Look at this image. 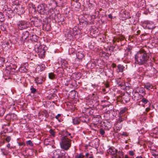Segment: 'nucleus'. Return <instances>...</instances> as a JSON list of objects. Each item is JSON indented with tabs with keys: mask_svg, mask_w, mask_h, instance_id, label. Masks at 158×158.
<instances>
[{
	"mask_svg": "<svg viewBox=\"0 0 158 158\" xmlns=\"http://www.w3.org/2000/svg\"><path fill=\"white\" fill-rule=\"evenodd\" d=\"M149 59V56L144 50H140L135 55V62L139 65L146 63Z\"/></svg>",
	"mask_w": 158,
	"mask_h": 158,
	"instance_id": "obj_1",
	"label": "nucleus"
},
{
	"mask_svg": "<svg viewBox=\"0 0 158 158\" xmlns=\"http://www.w3.org/2000/svg\"><path fill=\"white\" fill-rule=\"evenodd\" d=\"M71 140L69 139L61 138L60 147L65 150H68L71 146Z\"/></svg>",
	"mask_w": 158,
	"mask_h": 158,
	"instance_id": "obj_2",
	"label": "nucleus"
},
{
	"mask_svg": "<svg viewBox=\"0 0 158 158\" xmlns=\"http://www.w3.org/2000/svg\"><path fill=\"white\" fill-rule=\"evenodd\" d=\"M37 10L41 14L47 15L48 14L47 5L44 3L39 5L37 7Z\"/></svg>",
	"mask_w": 158,
	"mask_h": 158,
	"instance_id": "obj_3",
	"label": "nucleus"
},
{
	"mask_svg": "<svg viewBox=\"0 0 158 158\" xmlns=\"http://www.w3.org/2000/svg\"><path fill=\"white\" fill-rule=\"evenodd\" d=\"M36 51L37 52L38 55L41 58H43L45 55V51L44 49V46L40 45L38 46L37 44L35 46Z\"/></svg>",
	"mask_w": 158,
	"mask_h": 158,
	"instance_id": "obj_4",
	"label": "nucleus"
},
{
	"mask_svg": "<svg viewBox=\"0 0 158 158\" xmlns=\"http://www.w3.org/2000/svg\"><path fill=\"white\" fill-rule=\"evenodd\" d=\"M17 25L18 28L21 30L25 29L29 27V23L24 21H20L18 22Z\"/></svg>",
	"mask_w": 158,
	"mask_h": 158,
	"instance_id": "obj_5",
	"label": "nucleus"
},
{
	"mask_svg": "<svg viewBox=\"0 0 158 158\" xmlns=\"http://www.w3.org/2000/svg\"><path fill=\"white\" fill-rule=\"evenodd\" d=\"M143 27L146 29H152L155 28L153 23L149 21H144L143 23Z\"/></svg>",
	"mask_w": 158,
	"mask_h": 158,
	"instance_id": "obj_6",
	"label": "nucleus"
},
{
	"mask_svg": "<svg viewBox=\"0 0 158 158\" xmlns=\"http://www.w3.org/2000/svg\"><path fill=\"white\" fill-rule=\"evenodd\" d=\"M117 150L114 147H110L107 150V152L109 154L113 155L115 156L117 153Z\"/></svg>",
	"mask_w": 158,
	"mask_h": 158,
	"instance_id": "obj_7",
	"label": "nucleus"
},
{
	"mask_svg": "<svg viewBox=\"0 0 158 158\" xmlns=\"http://www.w3.org/2000/svg\"><path fill=\"white\" fill-rule=\"evenodd\" d=\"M14 11L18 15L22 14L24 12V8L22 7H15V9H14Z\"/></svg>",
	"mask_w": 158,
	"mask_h": 158,
	"instance_id": "obj_8",
	"label": "nucleus"
},
{
	"mask_svg": "<svg viewBox=\"0 0 158 158\" xmlns=\"http://www.w3.org/2000/svg\"><path fill=\"white\" fill-rule=\"evenodd\" d=\"M71 135V134L69 133L67 130H64L61 132V138L69 139L68 137V136Z\"/></svg>",
	"mask_w": 158,
	"mask_h": 158,
	"instance_id": "obj_9",
	"label": "nucleus"
},
{
	"mask_svg": "<svg viewBox=\"0 0 158 158\" xmlns=\"http://www.w3.org/2000/svg\"><path fill=\"white\" fill-rule=\"evenodd\" d=\"M35 81L37 84H42L43 82V77L41 76L35 78Z\"/></svg>",
	"mask_w": 158,
	"mask_h": 158,
	"instance_id": "obj_10",
	"label": "nucleus"
},
{
	"mask_svg": "<svg viewBox=\"0 0 158 158\" xmlns=\"http://www.w3.org/2000/svg\"><path fill=\"white\" fill-rule=\"evenodd\" d=\"M122 115H118V118L116 119L115 124L117 125L118 123H120L123 121L126 120V118H123Z\"/></svg>",
	"mask_w": 158,
	"mask_h": 158,
	"instance_id": "obj_11",
	"label": "nucleus"
},
{
	"mask_svg": "<svg viewBox=\"0 0 158 158\" xmlns=\"http://www.w3.org/2000/svg\"><path fill=\"white\" fill-rule=\"evenodd\" d=\"M93 147L95 148H97L99 146V140L98 139H96L93 140L92 142Z\"/></svg>",
	"mask_w": 158,
	"mask_h": 158,
	"instance_id": "obj_12",
	"label": "nucleus"
},
{
	"mask_svg": "<svg viewBox=\"0 0 158 158\" xmlns=\"http://www.w3.org/2000/svg\"><path fill=\"white\" fill-rule=\"evenodd\" d=\"M117 67V68L116 70V71L118 73L119 72H123L125 68V67L121 64L118 65Z\"/></svg>",
	"mask_w": 158,
	"mask_h": 158,
	"instance_id": "obj_13",
	"label": "nucleus"
},
{
	"mask_svg": "<svg viewBox=\"0 0 158 158\" xmlns=\"http://www.w3.org/2000/svg\"><path fill=\"white\" fill-rule=\"evenodd\" d=\"M116 158H123V153L122 151H117V153L115 156Z\"/></svg>",
	"mask_w": 158,
	"mask_h": 158,
	"instance_id": "obj_14",
	"label": "nucleus"
},
{
	"mask_svg": "<svg viewBox=\"0 0 158 158\" xmlns=\"http://www.w3.org/2000/svg\"><path fill=\"white\" fill-rule=\"evenodd\" d=\"M153 87V86L152 84L148 82L145 83L144 85V88L148 90H150L151 89H152Z\"/></svg>",
	"mask_w": 158,
	"mask_h": 158,
	"instance_id": "obj_15",
	"label": "nucleus"
},
{
	"mask_svg": "<svg viewBox=\"0 0 158 158\" xmlns=\"http://www.w3.org/2000/svg\"><path fill=\"white\" fill-rule=\"evenodd\" d=\"M75 158H85L84 154L83 153H77L75 156Z\"/></svg>",
	"mask_w": 158,
	"mask_h": 158,
	"instance_id": "obj_16",
	"label": "nucleus"
},
{
	"mask_svg": "<svg viewBox=\"0 0 158 158\" xmlns=\"http://www.w3.org/2000/svg\"><path fill=\"white\" fill-rule=\"evenodd\" d=\"M77 93L75 90L72 91L70 93V95L72 98H75L76 95L77 96Z\"/></svg>",
	"mask_w": 158,
	"mask_h": 158,
	"instance_id": "obj_17",
	"label": "nucleus"
},
{
	"mask_svg": "<svg viewBox=\"0 0 158 158\" xmlns=\"http://www.w3.org/2000/svg\"><path fill=\"white\" fill-rule=\"evenodd\" d=\"M61 65L62 68H67L68 67V64L67 61L65 60L61 61Z\"/></svg>",
	"mask_w": 158,
	"mask_h": 158,
	"instance_id": "obj_18",
	"label": "nucleus"
},
{
	"mask_svg": "<svg viewBox=\"0 0 158 158\" xmlns=\"http://www.w3.org/2000/svg\"><path fill=\"white\" fill-rule=\"evenodd\" d=\"M29 35V32L26 31L24 32L23 33L22 37L23 39H27Z\"/></svg>",
	"mask_w": 158,
	"mask_h": 158,
	"instance_id": "obj_19",
	"label": "nucleus"
},
{
	"mask_svg": "<svg viewBox=\"0 0 158 158\" xmlns=\"http://www.w3.org/2000/svg\"><path fill=\"white\" fill-rule=\"evenodd\" d=\"M77 56L78 59L79 60L81 59H82L84 57V54H83L81 52H78L77 53Z\"/></svg>",
	"mask_w": 158,
	"mask_h": 158,
	"instance_id": "obj_20",
	"label": "nucleus"
},
{
	"mask_svg": "<svg viewBox=\"0 0 158 158\" xmlns=\"http://www.w3.org/2000/svg\"><path fill=\"white\" fill-rule=\"evenodd\" d=\"M139 91L140 93L143 94L142 97H143L145 95V90L144 88L143 87L140 88L139 89Z\"/></svg>",
	"mask_w": 158,
	"mask_h": 158,
	"instance_id": "obj_21",
	"label": "nucleus"
},
{
	"mask_svg": "<svg viewBox=\"0 0 158 158\" xmlns=\"http://www.w3.org/2000/svg\"><path fill=\"white\" fill-rule=\"evenodd\" d=\"M80 119L77 118H74L73 120V124L75 125H77L80 123Z\"/></svg>",
	"mask_w": 158,
	"mask_h": 158,
	"instance_id": "obj_22",
	"label": "nucleus"
},
{
	"mask_svg": "<svg viewBox=\"0 0 158 158\" xmlns=\"http://www.w3.org/2000/svg\"><path fill=\"white\" fill-rule=\"evenodd\" d=\"M27 69L24 66H22L19 69V71L21 72L25 73L26 72Z\"/></svg>",
	"mask_w": 158,
	"mask_h": 158,
	"instance_id": "obj_23",
	"label": "nucleus"
},
{
	"mask_svg": "<svg viewBox=\"0 0 158 158\" xmlns=\"http://www.w3.org/2000/svg\"><path fill=\"white\" fill-rule=\"evenodd\" d=\"M5 111V109L4 107L0 108V117L3 116Z\"/></svg>",
	"mask_w": 158,
	"mask_h": 158,
	"instance_id": "obj_24",
	"label": "nucleus"
},
{
	"mask_svg": "<svg viewBox=\"0 0 158 158\" xmlns=\"http://www.w3.org/2000/svg\"><path fill=\"white\" fill-rule=\"evenodd\" d=\"M5 61V58L0 57V67L3 66Z\"/></svg>",
	"mask_w": 158,
	"mask_h": 158,
	"instance_id": "obj_25",
	"label": "nucleus"
},
{
	"mask_svg": "<svg viewBox=\"0 0 158 158\" xmlns=\"http://www.w3.org/2000/svg\"><path fill=\"white\" fill-rule=\"evenodd\" d=\"M123 99L126 102H127L130 100V97L128 95H125L123 96Z\"/></svg>",
	"mask_w": 158,
	"mask_h": 158,
	"instance_id": "obj_26",
	"label": "nucleus"
},
{
	"mask_svg": "<svg viewBox=\"0 0 158 158\" xmlns=\"http://www.w3.org/2000/svg\"><path fill=\"white\" fill-rule=\"evenodd\" d=\"M30 90L31 93L34 94L36 92L37 90L33 86H31L30 88Z\"/></svg>",
	"mask_w": 158,
	"mask_h": 158,
	"instance_id": "obj_27",
	"label": "nucleus"
},
{
	"mask_svg": "<svg viewBox=\"0 0 158 158\" xmlns=\"http://www.w3.org/2000/svg\"><path fill=\"white\" fill-rule=\"evenodd\" d=\"M11 119L12 120L16 119L17 118V115L14 113H11Z\"/></svg>",
	"mask_w": 158,
	"mask_h": 158,
	"instance_id": "obj_28",
	"label": "nucleus"
},
{
	"mask_svg": "<svg viewBox=\"0 0 158 158\" xmlns=\"http://www.w3.org/2000/svg\"><path fill=\"white\" fill-rule=\"evenodd\" d=\"M127 110V109L126 108H124L122 109L121 110L120 112L118 114L119 115H122L123 114H124V113L126 112Z\"/></svg>",
	"mask_w": 158,
	"mask_h": 158,
	"instance_id": "obj_29",
	"label": "nucleus"
},
{
	"mask_svg": "<svg viewBox=\"0 0 158 158\" xmlns=\"http://www.w3.org/2000/svg\"><path fill=\"white\" fill-rule=\"evenodd\" d=\"M48 77L49 79L52 80L55 78V75L52 73H50L48 74Z\"/></svg>",
	"mask_w": 158,
	"mask_h": 158,
	"instance_id": "obj_30",
	"label": "nucleus"
},
{
	"mask_svg": "<svg viewBox=\"0 0 158 158\" xmlns=\"http://www.w3.org/2000/svg\"><path fill=\"white\" fill-rule=\"evenodd\" d=\"M5 119L8 121L11 120L10 114H9L6 115L5 117Z\"/></svg>",
	"mask_w": 158,
	"mask_h": 158,
	"instance_id": "obj_31",
	"label": "nucleus"
},
{
	"mask_svg": "<svg viewBox=\"0 0 158 158\" xmlns=\"http://www.w3.org/2000/svg\"><path fill=\"white\" fill-rule=\"evenodd\" d=\"M4 20V16L2 12H0V21L3 22Z\"/></svg>",
	"mask_w": 158,
	"mask_h": 158,
	"instance_id": "obj_32",
	"label": "nucleus"
},
{
	"mask_svg": "<svg viewBox=\"0 0 158 158\" xmlns=\"http://www.w3.org/2000/svg\"><path fill=\"white\" fill-rule=\"evenodd\" d=\"M49 132L51 134V135L53 137H55V132L52 129H50L49 131Z\"/></svg>",
	"mask_w": 158,
	"mask_h": 158,
	"instance_id": "obj_33",
	"label": "nucleus"
},
{
	"mask_svg": "<svg viewBox=\"0 0 158 158\" xmlns=\"http://www.w3.org/2000/svg\"><path fill=\"white\" fill-rule=\"evenodd\" d=\"M141 101L144 104H146L148 102V100L145 98H143L141 99Z\"/></svg>",
	"mask_w": 158,
	"mask_h": 158,
	"instance_id": "obj_34",
	"label": "nucleus"
},
{
	"mask_svg": "<svg viewBox=\"0 0 158 158\" xmlns=\"http://www.w3.org/2000/svg\"><path fill=\"white\" fill-rule=\"evenodd\" d=\"M11 139V137L10 136H7L5 140L7 142H9Z\"/></svg>",
	"mask_w": 158,
	"mask_h": 158,
	"instance_id": "obj_35",
	"label": "nucleus"
},
{
	"mask_svg": "<svg viewBox=\"0 0 158 158\" xmlns=\"http://www.w3.org/2000/svg\"><path fill=\"white\" fill-rule=\"evenodd\" d=\"M26 143L27 144L29 145L30 146H33V144L31 140H28V141H27Z\"/></svg>",
	"mask_w": 158,
	"mask_h": 158,
	"instance_id": "obj_36",
	"label": "nucleus"
},
{
	"mask_svg": "<svg viewBox=\"0 0 158 158\" xmlns=\"http://www.w3.org/2000/svg\"><path fill=\"white\" fill-rule=\"evenodd\" d=\"M61 114H58L56 116L55 118L56 119H57L60 122V120L59 119V118L61 116Z\"/></svg>",
	"mask_w": 158,
	"mask_h": 158,
	"instance_id": "obj_37",
	"label": "nucleus"
},
{
	"mask_svg": "<svg viewBox=\"0 0 158 158\" xmlns=\"http://www.w3.org/2000/svg\"><path fill=\"white\" fill-rule=\"evenodd\" d=\"M99 133L101 135H103L105 134V131L103 129H101L99 130Z\"/></svg>",
	"mask_w": 158,
	"mask_h": 158,
	"instance_id": "obj_38",
	"label": "nucleus"
},
{
	"mask_svg": "<svg viewBox=\"0 0 158 158\" xmlns=\"http://www.w3.org/2000/svg\"><path fill=\"white\" fill-rule=\"evenodd\" d=\"M12 12H13L12 10H9L7 11L6 12V14H9L10 15V14H12Z\"/></svg>",
	"mask_w": 158,
	"mask_h": 158,
	"instance_id": "obj_39",
	"label": "nucleus"
},
{
	"mask_svg": "<svg viewBox=\"0 0 158 158\" xmlns=\"http://www.w3.org/2000/svg\"><path fill=\"white\" fill-rule=\"evenodd\" d=\"M40 67L41 68L42 70H44L45 67V65L43 64H42L40 65Z\"/></svg>",
	"mask_w": 158,
	"mask_h": 158,
	"instance_id": "obj_40",
	"label": "nucleus"
},
{
	"mask_svg": "<svg viewBox=\"0 0 158 158\" xmlns=\"http://www.w3.org/2000/svg\"><path fill=\"white\" fill-rule=\"evenodd\" d=\"M117 84L119 85H121V83L120 82V79H118L117 81Z\"/></svg>",
	"mask_w": 158,
	"mask_h": 158,
	"instance_id": "obj_41",
	"label": "nucleus"
},
{
	"mask_svg": "<svg viewBox=\"0 0 158 158\" xmlns=\"http://www.w3.org/2000/svg\"><path fill=\"white\" fill-rule=\"evenodd\" d=\"M129 154L131 156H132L134 155V153L132 151H131L129 152Z\"/></svg>",
	"mask_w": 158,
	"mask_h": 158,
	"instance_id": "obj_42",
	"label": "nucleus"
},
{
	"mask_svg": "<svg viewBox=\"0 0 158 158\" xmlns=\"http://www.w3.org/2000/svg\"><path fill=\"white\" fill-rule=\"evenodd\" d=\"M5 151L6 150L5 149H1L3 155H6V153L5 152Z\"/></svg>",
	"mask_w": 158,
	"mask_h": 158,
	"instance_id": "obj_43",
	"label": "nucleus"
},
{
	"mask_svg": "<svg viewBox=\"0 0 158 158\" xmlns=\"http://www.w3.org/2000/svg\"><path fill=\"white\" fill-rule=\"evenodd\" d=\"M122 135H124L125 137L127 136V135L126 132H123V133L121 134Z\"/></svg>",
	"mask_w": 158,
	"mask_h": 158,
	"instance_id": "obj_44",
	"label": "nucleus"
},
{
	"mask_svg": "<svg viewBox=\"0 0 158 158\" xmlns=\"http://www.w3.org/2000/svg\"><path fill=\"white\" fill-rule=\"evenodd\" d=\"M122 116L123 118H126V120L127 119V116L125 114H123Z\"/></svg>",
	"mask_w": 158,
	"mask_h": 158,
	"instance_id": "obj_45",
	"label": "nucleus"
},
{
	"mask_svg": "<svg viewBox=\"0 0 158 158\" xmlns=\"http://www.w3.org/2000/svg\"><path fill=\"white\" fill-rule=\"evenodd\" d=\"M153 156L155 157V158H158V154H153Z\"/></svg>",
	"mask_w": 158,
	"mask_h": 158,
	"instance_id": "obj_46",
	"label": "nucleus"
},
{
	"mask_svg": "<svg viewBox=\"0 0 158 158\" xmlns=\"http://www.w3.org/2000/svg\"><path fill=\"white\" fill-rule=\"evenodd\" d=\"M89 154L88 153H86L85 155V158H88V156L89 155Z\"/></svg>",
	"mask_w": 158,
	"mask_h": 158,
	"instance_id": "obj_47",
	"label": "nucleus"
},
{
	"mask_svg": "<svg viewBox=\"0 0 158 158\" xmlns=\"http://www.w3.org/2000/svg\"><path fill=\"white\" fill-rule=\"evenodd\" d=\"M43 112L44 114H45V115H46L47 114V112L46 110H44L43 111Z\"/></svg>",
	"mask_w": 158,
	"mask_h": 158,
	"instance_id": "obj_48",
	"label": "nucleus"
},
{
	"mask_svg": "<svg viewBox=\"0 0 158 158\" xmlns=\"http://www.w3.org/2000/svg\"><path fill=\"white\" fill-rule=\"evenodd\" d=\"M108 17L109 18L112 19V16L111 14H109L108 15Z\"/></svg>",
	"mask_w": 158,
	"mask_h": 158,
	"instance_id": "obj_49",
	"label": "nucleus"
},
{
	"mask_svg": "<svg viewBox=\"0 0 158 158\" xmlns=\"http://www.w3.org/2000/svg\"><path fill=\"white\" fill-rule=\"evenodd\" d=\"M10 143H8L6 145V147L8 148H10Z\"/></svg>",
	"mask_w": 158,
	"mask_h": 158,
	"instance_id": "obj_50",
	"label": "nucleus"
},
{
	"mask_svg": "<svg viewBox=\"0 0 158 158\" xmlns=\"http://www.w3.org/2000/svg\"><path fill=\"white\" fill-rule=\"evenodd\" d=\"M33 37H36V35H34V34H33V35H32V38H31L32 39H33Z\"/></svg>",
	"mask_w": 158,
	"mask_h": 158,
	"instance_id": "obj_51",
	"label": "nucleus"
},
{
	"mask_svg": "<svg viewBox=\"0 0 158 158\" xmlns=\"http://www.w3.org/2000/svg\"><path fill=\"white\" fill-rule=\"evenodd\" d=\"M149 110H150V109L149 108H147L146 109V110L147 112H148Z\"/></svg>",
	"mask_w": 158,
	"mask_h": 158,
	"instance_id": "obj_52",
	"label": "nucleus"
},
{
	"mask_svg": "<svg viewBox=\"0 0 158 158\" xmlns=\"http://www.w3.org/2000/svg\"><path fill=\"white\" fill-rule=\"evenodd\" d=\"M156 130H155V131H154V133H155L156 134H157V135H158V131H157V132H155L156 131Z\"/></svg>",
	"mask_w": 158,
	"mask_h": 158,
	"instance_id": "obj_53",
	"label": "nucleus"
},
{
	"mask_svg": "<svg viewBox=\"0 0 158 158\" xmlns=\"http://www.w3.org/2000/svg\"><path fill=\"white\" fill-rule=\"evenodd\" d=\"M135 158H143L142 156H137Z\"/></svg>",
	"mask_w": 158,
	"mask_h": 158,
	"instance_id": "obj_54",
	"label": "nucleus"
},
{
	"mask_svg": "<svg viewBox=\"0 0 158 158\" xmlns=\"http://www.w3.org/2000/svg\"><path fill=\"white\" fill-rule=\"evenodd\" d=\"M88 158H94V157L93 156L91 155Z\"/></svg>",
	"mask_w": 158,
	"mask_h": 158,
	"instance_id": "obj_55",
	"label": "nucleus"
},
{
	"mask_svg": "<svg viewBox=\"0 0 158 158\" xmlns=\"http://www.w3.org/2000/svg\"><path fill=\"white\" fill-rule=\"evenodd\" d=\"M124 158H128V156L127 155H125Z\"/></svg>",
	"mask_w": 158,
	"mask_h": 158,
	"instance_id": "obj_56",
	"label": "nucleus"
},
{
	"mask_svg": "<svg viewBox=\"0 0 158 158\" xmlns=\"http://www.w3.org/2000/svg\"><path fill=\"white\" fill-rule=\"evenodd\" d=\"M34 40V41L36 42L37 41V39H36L35 40Z\"/></svg>",
	"mask_w": 158,
	"mask_h": 158,
	"instance_id": "obj_57",
	"label": "nucleus"
},
{
	"mask_svg": "<svg viewBox=\"0 0 158 158\" xmlns=\"http://www.w3.org/2000/svg\"><path fill=\"white\" fill-rule=\"evenodd\" d=\"M70 138L71 139H72L73 138V137L72 136H70Z\"/></svg>",
	"mask_w": 158,
	"mask_h": 158,
	"instance_id": "obj_58",
	"label": "nucleus"
},
{
	"mask_svg": "<svg viewBox=\"0 0 158 158\" xmlns=\"http://www.w3.org/2000/svg\"><path fill=\"white\" fill-rule=\"evenodd\" d=\"M103 91H105V89H103Z\"/></svg>",
	"mask_w": 158,
	"mask_h": 158,
	"instance_id": "obj_59",
	"label": "nucleus"
},
{
	"mask_svg": "<svg viewBox=\"0 0 158 158\" xmlns=\"http://www.w3.org/2000/svg\"><path fill=\"white\" fill-rule=\"evenodd\" d=\"M106 87H108L109 85H106Z\"/></svg>",
	"mask_w": 158,
	"mask_h": 158,
	"instance_id": "obj_60",
	"label": "nucleus"
},
{
	"mask_svg": "<svg viewBox=\"0 0 158 158\" xmlns=\"http://www.w3.org/2000/svg\"><path fill=\"white\" fill-rule=\"evenodd\" d=\"M22 145V144H19V145H20V146H21V145Z\"/></svg>",
	"mask_w": 158,
	"mask_h": 158,
	"instance_id": "obj_61",
	"label": "nucleus"
},
{
	"mask_svg": "<svg viewBox=\"0 0 158 158\" xmlns=\"http://www.w3.org/2000/svg\"><path fill=\"white\" fill-rule=\"evenodd\" d=\"M116 66V65L115 64L114 65V66L113 67H115Z\"/></svg>",
	"mask_w": 158,
	"mask_h": 158,
	"instance_id": "obj_62",
	"label": "nucleus"
},
{
	"mask_svg": "<svg viewBox=\"0 0 158 158\" xmlns=\"http://www.w3.org/2000/svg\"><path fill=\"white\" fill-rule=\"evenodd\" d=\"M78 1V0H76V2H77V1Z\"/></svg>",
	"mask_w": 158,
	"mask_h": 158,
	"instance_id": "obj_63",
	"label": "nucleus"
},
{
	"mask_svg": "<svg viewBox=\"0 0 158 158\" xmlns=\"http://www.w3.org/2000/svg\"><path fill=\"white\" fill-rule=\"evenodd\" d=\"M122 127V125H121V126H120V127L119 128H121Z\"/></svg>",
	"mask_w": 158,
	"mask_h": 158,
	"instance_id": "obj_64",
	"label": "nucleus"
}]
</instances>
